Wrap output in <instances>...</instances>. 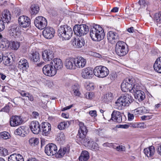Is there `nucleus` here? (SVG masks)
I'll return each mask as SVG.
<instances>
[{"instance_id": "1", "label": "nucleus", "mask_w": 161, "mask_h": 161, "mask_svg": "<svg viewBox=\"0 0 161 161\" xmlns=\"http://www.w3.org/2000/svg\"><path fill=\"white\" fill-rule=\"evenodd\" d=\"M134 101V99L132 96L128 94L125 93L120 97L115 102V108L121 110L122 107L129 106Z\"/></svg>"}, {"instance_id": "2", "label": "nucleus", "mask_w": 161, "mask_h": 161, "mask_svg": "<svg viewBox=\"0 0 161 161\" xmlns=\"http://www.w3.org/2000/svg\"><path fill=\"white\" fill-rule=\"evenodd\" d=\"M90 33L92 39L95 41H100L104 38L105 36L103 30L98 25H96L92 28Z\"/></svg>"}, {"instance_id": "3", "label": "nucleus", "mask_w": 161, "mask_h": 161, "mask_svg": "<svg viewBox=\"0 0 161 161\" xmlns=\"http://www.w3.org/2000/svg\"><path fill=\"white\" fill-rule=\"evenodd\" d=\"M58 36L65 40H69L72 36L73 31L71 28L67 25L61 26L58 30Z\"/></svg>"}, {"instance_id": "4", "label": "nucleus", "mask_w": 161, "mask_h": 161, "mask_svg": "<svg viewBox=\"0 0 161 161\" xmlns=\"http://www.w3.org/2000/svg\"><path fill=\"white\" fill-rule=\"evenodd\" d=\"M115 51L118 55L123 56L128 53V49L125 43L122 41H119L116 44Z\"/></svg>"}, {"instance_id": "5", "label": "nucleus", "mask_w": 161, "mask_h": 161, "mask_svg": "<svg viewBox=\"0 0 161 161\" xmlns=\"http://www.w3.org/2000/svg\"><path fill=\"white\" fill-rule=\"evenodd\" d=\"M11 15L10 12L7 10H4L0 19V32L5 28V24L8 23L11 21Z\"/></svg>"}, {"instance_id": "6", "label": "nucleus", "mask_w": 161, "mask_h": 161, "mask_svg": "<svg viewBox=\"0 0 161 161\" xmlns=\"http://www.w3.org/2000/svg\"><path fill=\"white\" fill-rule=\"evenodd\" d=\"M94 74L99 78H104L109 73L108 69L106 67L103 66H98L96 67L93 70Z\"/></svg>"}, {"instance_id": "7", "label": "nucleus", "mask_w": 161, "mask_h": 161, "mask_svg": "<svg viewBox=\"0 0 161 161\" xmlns=\"http://www.w3.org/2000/svg\"><path fill=\"white\" fill-rule=\"evenodd\" d=\"M73 31L76 35L81 36L88 33L89 28L88 26L86 25H76L74 26Z\"/></svg>"}, {"instance_id": "8", "label": "nucleus", "mask_w": 161, "mask_h": 161, "mask_svg": "<svg viewBox=\"0 0 161 161\" xmlns=\"http://www.w3.org/2000/svg\"><path fill=\"white\" fill-rule=\"evenodd\" d=\"M79 126L80 128L78 130V133L76 136V138L79 141L81 142L84 140L85 139L87 138H86V136L88 132V130L83 123L80 122Z\"/></svg>"}, {"instance_id": "9", "label": "nucleus", "mask_w": 161, "mask_h": 161, "mask_svg": "<svg viewBox=\"0 0 161 161\" xmlns=\"http://www.w3.org/2000/svg\"><path fill=\"white\" fill-rule=\"evenodd\" d=\"M34 24L35 26L38 29H44L47 24V19L42 16L36 17L34 20Z\"/></svg>"}, {"instance_id": "10", "label": "nucleus", "mask_w": 161, "mask_h": 161, "mask_svg": "<svg viewBox=\"0 0 161 161\" xmlns=\"http://www.w3.org/2000/svg\"><path fill=\"white\" fill-rule=\"evenodd\" d=\"M134 80L132 78H126L121 83V87L122 91L124 92H130L132 85L133 84Z\"/></svg>"}, {"instance_id": "11", "label": "nucleus", "mask_w": 161, "mask_h": 161, "mask_svg": "<svg viewBox=\"0 0 161 161\" xmlns=\"http://www.w3.org/2000/svg\"><path fill=\"white\" fill-rule=\"evenodd\" d=\"M42 72L45 75L49 76H53L57 73V71L53 65L51 64L45 65L42 68Z\"/></svg>"}, {"instance_id": "12", "label": "nucleus", "mask_w": 161, "mask_h": 161, "mask_svg": "<svg viewBox=\"0 0 161 161\" xmlns=\"http://www.w3.org/2000/svg\"><path fill=\"white\" fill-rule=\"evenodd\" d=\"M57 151V147L54 144H48L45 147V153L48 156H53L56 154Z\"/></svg>"}, {"instance_id": "13", "label": "nucleus", "mask_w": 161, "mask_h": 161, "mask_svg": "<svg viewBox=\"0 0 161 161\" xmlns=\"http://www.w3.org/2000/svg\"><path fill=\"white\" fill-rule=\"evenodd\" d=\"M80 142L84 146L88 147L92 150L96 151L99 149L98 144L93 141H91L89 139H85Z\"/></svg>"}, {"instance_id": "14", "label": "nucleus", "mask_w": 161, "mask_h": 161, "mask_svg": "<svg viewBox=\"0 0 161 161\" xmlns=\"http://www.w3.org/2000/svg\"><path fill=\"white\" fill-rule=\"evenodd\" d=\"M107 38L108 42L111 44H115L119 39L118 34L112 31L108 32Z\"/></svg>"}, {"instance_id": "15", "label": "nucleus", "mask_w": 161, "mask_h": 161, "mask_svg": "<svg viewBox=\"0 0 161 161\" xmlns=\"http://www.w3.org/2000/svg\"><path fill=\"white\" fill-rule=\"evenodd\" d=\"M18 22L21 27L27 28L30 26L31 20L27 16L22 15L18 18Z\"/></svg>"}, {"instance_id": "16", "label": "nucleus", "mask_w": 161, "mask_h": 161, "mask_svg": "<svg viewBox=\"0 0 161 161\" xmlns=\"http://www.w3.org/2000/svg\"><path fill=\"white\" fill-rule=\"evenodd\" d=\"M23 120L20 116H12L10 119V124L11 126L15 127L21 125Z\"/></svg>"}, {"instance_id": "17", "label": "nucleus", "mask_w": 161, "mask_h": 161, "mask_svg": "<svg viewBox=\"0 0 161 161\" xmlns=\"http://www.w3.org/2000/svg\"><path fill=\"white\" fill-rule=\"evenodd\" d=\"M93 70L91 67H88L83 69L81 73V76L84 79H89L92 78L93 74Z\"/></svg>"}, {"instance_id": "18", "label": "nucleus", "mask_w": 161, "mask_h": 161, "mask_svg": "<svg viewBox=\"0 0 161 161\" xmlns=\"http://www.w3.org/2000/svg\"><path fill=\"white\" fill-rule=\"evenodd\" d=\"M4 43L2 44L5 47L10 48L14 50H17L19 47L20 45V43L17 42H9L7 39H5Z\"/></svg>"}, {"instance_id": "19", "label": "nucleus", "mask_w": 161, "mask_h": 161, "mask_svg": "<svg viewBox=\"0 0 161 161\" xmlns=\"http://www.w3.org/2000/svg\"><path fill=\"white\" fill-rule=\"evenodd\" d=\"M42 58L45 61H49L52 59L54 57L53 52L50 49H46L43 51L42 53Z\"/></svg>"}, {"instance_id": "20", "label": "nucleus", "mask_w": 161, "mask_h": 161, "mask_svg": "<svg viewBox=\"0 0 161 161\" xmlns=\"http://www.w3.org/2000/svg\"><path fill=\"white\" fill-rule=\"evenodd\" d=\"M64 65L68 69H76L75 58H69L66 59L64 63Z\"/></svg>"}, {"instance_id": "21", "label": "nucleus", "mask_w": 161, "mask_h": 161, "mask_svg": "<svg viewBox=\"0 0 161 161\" xmlns=\"http://www.w3.org/2000/svg\"><path fill=\"white\" fill-rule=\"evenodd\" d=\"M55 33L54 29L52 27H47L43 31L42 34L45 38L47 39H52Z\"/></svg>"}, {"instance_id": "22", "label": "nucleus", "mask_w": 161, "mask_h": 161, "mask_svg": "<svg viewBox=\"0 0 161 161\" xmlns=\"http://www.w3.org/2000/svg\"><path fill=\"white\" fill-rule=\"evenodd\" d=\"M30 127L32 132L35 134H38L40 131V126L38 122L36 121H32Z\"/></svg>"}, {"instance_id": "23", "label": "nucleus", "mask_w": 161, "mask_h": 161, "mask_svg": "<svg viewBox=\"0 0 161 161\" xmlns=\"http://www.w3.org/2000/svg\"><path fill=\"white\" fill-rule=\"evenodd\" d=\"M50 63L57 71V70L62 69L63 67V62L62 60L59 58H54Z\"/></svg>"}, {"instance_id": "24", "label": "nucleus", "mask_w": 161, "mask_h": 161, "mask_svg": "<svg viewBox=\"0 0 161 161\" xmlns=\"http://www.w3.org/2000/svg\"><path fill=\"white\" fill-rule=\"evenodd\" d=\"M111 119L114 121L120 123L122 122L121 113L118 111H114L111 114Z\"/></svg>"}, {"instance_id": "25", "label": "nucleus", "mask_w": 161, "mask_h": 161, "mask_svg": "<svg viewBox=\"0 0 161 161\" xmlns=\"http://www.w3.org/2000/svg\"><path fill=\"white\" fill-rule=\"evenodd\" d=\"M42 128V135L47 136L50 134L51 130V125L48 122H44L43 123Z\"/></svg>"}, {"instance_id": "26", "label": "nucleus", "mask_w": 161, "mask_h": 161, "mask_svg": "<svg viewBox=\"0 0 161 161\" xmlns=\"http://www.w3.org/2000/svg\"><path fill=\"white\" fill-rule=\"evenodd\" d=\"M76 68H82L86 65V60L81 57L75 58Z\"/></svg>"}, {"instance_id": "27", "label": "nucleus", "mask_w": 161, "mask_h": 161, "mask_svg": "<svg viewBox=\"0 0 161 161\" xmlns=\"http://www.w3.org/2000/svg\"><path fill=\"white\" fill-rule=\"evenodd\" d=\"M27 60L24 58L20 59L18 63V68L23 70H26L29 67Z\"/></svg>"}, {"instance_id": "28", "label": "nucleus", "mask_w": 161, "mask_h": 161, "mask_svg": "<svg viewBox=\"0 0 161 161\" xmlns=\"http://www.w3.org/2000/svg\"><path fill=\"white\" fill-rule=\"evenodd\" d=\"M155 152V148L154 146H151L149 147L146 148L144 150L145 154L148 157H152Z\"/></svg>"}, {"instance_id": "29", "label": "nucleus", "mask_w": 161, "mask_h": 161, "mask_svg": "<svg viewBox=\"0 0 161 161\" xmlns=\"http://www.w3.org/2000/svg\"><path fill=\"white\" fill-rule=\"evenodd\" d=\"M8 161H24V159L20 154H13L8 157Z\"/></svg>"}, {"instance_id": "30", "label": "nucleus", "mask_w": 161, "mask_h": 161, "mask_svg": "<svg viewBox=\"0 0 161 161\" xmlns=\"http://www.w3.org/2000/svg\"><path fill=\"white\" fill-rule=\"evenodd\" d=\"M85 44V41L84 39L81 38L75 39V41L73 42V45L79 48L83 46Z\"/></svg>"}, {"instance_id": "31", "label": "nucleus", "mask_w": 161, "mask_h": 161, "mask_svg": "<svg viewBox=\"0 0 161 161\" xmlns=\"http://www.w3.org/2000/svg\"><path fill=\"white\" fill-rule=\"evenodd\" d=\"M153 68L156 71L161 73V57L157 59L154 64Z\"/></svg>"}, {"instance_id": "32", "label": "nucleus", "mask_w": 161, "mask_h": 161, "mask_svg": "<svg viewBox=\"0 0 161 161\" xmlns=\"http://www.w3.org/2000/svg\"><path fill=\"white\" fill-rule=\"evenodd\" d=\"M19 28L16 26H12L9 30V32L11 36L16 37L19 34Z\"/></svg>"}, {"instance_id": "33", "label": "nucleus", "mask_w": 161, "mask_h": 161, "mask_svg": "<svg viewBox=\"0 0 161 161\" xmlns=\"http://www.w3.org/2000/svg\"><path fill=\"white\" fill-rule=\"evenodd\" d=\"M134 95L135 98L137 99L139 101L143 100L145 97L144 92L141 90L136 91L134 93Z\"/></svg>"}, {"instance_id": "34", "label": "nucleus", "mask_w": 161, "mask_h": 161, "mask_svg": "<svg viewBox=\"0 0 161 161\" xmlns=\"http://www.w3.org/2000/svg\"><path fill=\"white\" fill-rule=\"evenodd\" d=\"M89 155L88 152L86 151H82L79 157L80 161H87L89 159Z\"/></svg>"}, {"instance_id": "35", "label": "nucleus", "mask_w": 161, "mask_h": 161, "mask_svg": "<svg viewBox=\"0 0 161 161\" xmlns=\"http://www.w3.org/2000/svg\"><path fill=\"white\" fill-rule=\"evenodd\" d=\"M39 7L36 4H32L30 8V13L31 15H36L39 11Z\"/></svg>"}, {"instance_id": "36", "label": "nucleus", "mask_w": 161, "mask_h": 161, "mask_svg": "<svg viewBox=\"0 0 161 161\" xmlns=\"http://www.w3.org/2000/svg\"><path fill=\"white\" fill-rule=\"evenodd\" d=\"M69 149L66 147H64L63 148H60L58 153H56V157L58 158H61L67 152Z\"/></svg>"}, {"instance_id": "37", "label": "nucleus", "mask_w": 161, "mask_h": 161, "mask_svg": "<svg viewBox=\"0 0 161 161\" xmlns=\"http://www.w3.org/2000/svg\"><path fill=\"white\" fill-rule=\"evenodd\" d=\"M31 59L34 62H37L39 61V54L37 52H33L30 56Z\"/></svg>"}, {"instance_id": "38", "label": "nucleus", "mask_w": 161, "mask_h": 161, "mask_svg": "<svg viewBox=\"0 0 161 161\" xmlns=\"http://www.w3.org/2000/svg\"><path fill=\"white\" fill-rule=\"evenodd\" d=\"M114 95L111 92H108L104 96V101L105 102L108 103L113 100Z\"/></svg>"}, {"instance_id": "39", "label": "nucleus", "mask_w": 161, "mask_h": 161, "mask_svg": "<svg viewBox=\"0 0 161 161\" xmlns=\"http://www.w3.org/2000/svg\"><path fill=\"white\" fill-rule=\"evenodd\" d=\"M131 87L130 92L132 93H135L136 91L140 90V86L139 84L137 83L134 84L133 83V84L132 85V87Z\"/></svg>"}, {"instance_id": "40", "label": "nucleus", "mask_w": 161, "mask_h": 161, "mask_svg": "<svg viewBox=\"0 0 161 161\" xmlns=\"http://www.w3.org/2000/svg\"><path fill=\"white\" fill-rule=\"evenodd\" d=\"M138 3L140 6V8H138V9L139 10L140 8H144L146 6H148L149 4V2L145 0H139Z\"/></svg>"}, {"instance_id": "41", "label": "nucleus", "mask_w": 161, "mask_h": 161, "mask_svg": "<svg viewBox=\"0 0 161 161\" xmlns=\"http://www.w3.org/2000/svg\"><path fill=\"white\" fill-rule=\"evenodd\" d=\"M146 108L144 107H141L135 109L134 110H133L132 111V112L134 114L136 112L137 113V114H142L145 113L146 112Z\"/></svg>"}, {"instance_id": "42", "label": "nucleus", "mask_w": 161, "mask_h": 161, "mask_svg": "<svg viewBox=\"0 0 161 161\" xmlns=\"http://www.w3.org/2000/svg\"><path fill=\"white\" fill-rule=\"evenodd\" d=\"M154 19L157 24L161 23V12L155 14Z\"/></svg>"}, {"instance_id": "43", "label": "nucleus", "mask_w": 161, "mask_h": 161, "mask_svg": "<svg viewBox=\"0 0 161 161\" xmlns=\"http://www.w3.org/2000/svg\"><path fill=\"white\" fill-rule=\"evenodd\" d=\"M68 127V125L66 122L64 121L60 123L58 125V128L60 130H62Z\"/></svg>"}, {"instance_id": "44", "label": "nucleus", "mask_w": 161, "mask_h": 161, "mask_svg": "<svg viewBox=\"0 0 161 161\" xmlns=\"http://www.w3.org/2000/svg\"><path fill=\"white\" fill-rule=\"evenodd\" d=\"M3 61L4 64L7 66H9L12 64L10 58L8 57L4 56Z\"/></svg>"}, {"instance_id": "45", "label": "nucleus", "mask_w": 161, "mask_h": 161, "mask_svg": "<svg viewBox=\"0 0 161 161\" xmlns=\"http://www.w3.org/2000/svg\"><path fill=\"white\" fill-rule=\"evenodd\" d=\"M29 143L31 146H35L39 143V140L38 138H32L29 140Z\"/></svg>"}, {"instance_id": "46", "label": "nucleus", "mask_w": 161, "mask_h": 161, "mask_svg": "<svg viewBox=\"0 0 161 161\" xmlns=\"http://www.w3.org/2000/svg\"><path fill=\"white\" fill-rule=\"evenodd\" d=\"M0 136L3 139H7L9 138L10 134L6 131H3L0 133Z\"/></svg>"}, {"instance_id": "47", "label": "nucleus", "mask_w": 161, "mask_h": 161, "mask_svg": "<svg viewBox=\"0 0 161 161\" xmlns=\"http://www.w3.org/2000/svg\"><path fill=\"white\" fill-rule=\"evenodd\" d=\"M64 139L65 136L64 133L63 132L58 133L56 138V140L59 142L64 141Z\"/></svg>"}, {"instance_id": "48", "label": "nucleus", "mask_w": 161, "mask_h": 161, "mask_svg": "<svg viewBox=\"0 0 161 161\" xmlns=\"http://www.w3.org/2000/svg\"><path fill=\"white\" fill-rule=\"evenodd\" d=\"M24 127H20L18 129H16L14 131V134L16 135L21 136L24 131Z\"/></svg>"}, {"instance_id": "49", "label": "nucleus", "mask_w": 161, "mask_h": 161, "mask_svg": "<svg viewBox=\"0 0 161 161\" xmlns=\"http://www.w3.org/2000/svg\"><path fill=\"white\" fill-rule=\"evenodd\" d=\"M10 110V107L8 105H6L1 110V111L8 113Z\"/></svg>"}, {"instance_id": "50", "label": "nucleus", "mask_w": 161, "mask_h": 161, "mask_svg": "<svg viewBox=\"0 0 161 161\" xmlns=\"http://www.w3.org/2000/svg\"><path fill=\"white\" fill-rule=\"evenodd\" d=\"M85 96L87 99H90L92 98L93 96V94L92 92H88L86 93Z\"/></svg>"}, {"instance_id": "51", "label": "nucleus", "mask_w": 161, "mask_h": 161, "mask_svg": "<svg viewBox=\"0 0 161 161\" xmlns=\"http://www.w3.org/2000/svg\"><path fill=\"white\" fill-rule=\"evenodd\" d=\"M117 151H122L125 150V147L122 145L117 146L116 148Z\"/></svg>"}, {"instance_id": "52", "label": "nucleus", "mask_w": 161, "mask_h": 161, "mask_svg": "<svg viewBox=\"0 0 161 161\" xmlns=\"http://www.w3.org/2000/svg\"><path fill=\"white\" fill-rule=\"evenodd\" d=\"M80 86L78 84H75L72 86V89L73 92L79 89Z\"/></svg>"}, {"instance_id": "53", "label": "nucleus", "mask_w": 161, "mask_h": 161, "mask_svg": "<svg viewBox=\"0 0 161 161\" xmlns=\"http://www.w3.org/2000/svg\"><path fill=\"white\" fill-rule=\"evenodd\" d=\"M89 114L92 117H95L97 115V112L96 110H91L89 111Z\"/></svg>"}, {"instance_id": "54", "label": "nucleus", "mask_w": 161, "mask_h": 161, "mask_svg": "<svg viewBox=\"0 0 161 161\" xmlns=\"http://www.w3.org/2000/svg\"><path fill=\"white\" fill-rule=\"evenodd\" d=\"M129 126L130 127L133 128H137V123H129Z\"/></svg>"}, {"instance_id": "55", "label": "nucleus", "mask_w": 161, "mask_h": 161, "mask_svg": "<svg viewBox=\"0 0 161 161\" xmlns=\"http://www.w3.org/2000/svg\"><path fill=\"white\" fill-rule=\"evenodd\" d=\"M20 93L21 95L23 97L25 96L27 97V96L29 95V93L24 91H21Z\"/></svg>"}, {"instance_id": "56", "label": "nucleus", "mask_w": 161, "mask_h": 161, "mask_svg": "<svg viewBox=\"0 0 161 161\" xmlns=\"http://www.w3.org/2000/svg\"><path fill=\"white\" fill-rule=\"evenodd\" d=\"M39 115V114L37 112H33L31 114L32 117L35 118H36Z\"/></svg>"}, {"instance_id": "57", "label": "nucleus", "mask_w": 161, "mask_h": 161, "mask_svg": "<svg viewBox=\"0 0 161 161\" xmlns=\"http://www.w3.org/2000/svg\"><path fill=\"white\" fill-rule=\"evenodd\" d=\"M0 150H2V154H3V155H6L7 154L8 151L6 149L2 148L0 149Z\"/></svg>"}, {"instance_id": "58", "label": "nucleus", "mask_w": 161, "mask_h": 161, "mask_svg": "<svg viewBox=\"0 0 161 161\" xmlns=\"http://www.w3.org/2000/svg\"><path fill=\"white\" fill-rule=\"evenodd\" d=\"M129 127V123L128 124H125L119 125V128L123 129H127Z\"/></svg>"}, {"instance_id": "59", "label": "nucleus", "mask_w": 161, "mask_h": 161, "mask_svg": "<svg viewBox=\"0 0 161 161\" xmlns=\"http://www.w3.org/2000/svg\"><path fill=\"white\" fill-rule=\"evenodd\" d=\"M128 118L129 120H131L133 119L134 118V115L130 113L128 114Z\"/></svg>"}, {"instance_id": "60", "label": "nucleus", "mask_w": 161, "mask_h": 161, "mask_svg": "<svg viewBox=\"0 0 161 161\" xmlns=\"http://www.w3.org/2000/svg\"><path fill=\"white\" fill-rule=\"evenodd\" d=\"M79 90V89H78V90L75 91V92H73L74 94L75 95L78 97H80V96L81 93L80 92Z\"/></svg>"}, {"instance_id": "61", "label": "nucleus", "mask_w": 161, "mask_h": 161, "mask_svg": "<svg viewBox=\"0 0 161 161\" xmlns=\"http://www.w3.org/2000/svg\"><path fill=\"white\" fill-rule=\"evenodd\" d=\"M144 123H137V128H143L144 127Z\"/></svg>"}, {"instance_id": "62", "label": "nucleus", "mask_w": 161, "mask_h": 161, "mask_svg": "<svg viewBox=\"0 0 161 161\" xmlns=\"http://www.w3.org/2000/svg\"><path fill=\"white\" fill-rule=\"evenodd\" d=\"M157 151L158 153L161 156V145L158 147L157 148Z\"/></svg>"}, {"instance_id": "63", "label": "nucleus", "mask_w": 161, "mask_h": 161, "mask_svg": "<svg viewBox=\"0 0 161 161\" xmlns=\"http://www.w3.org/2000/svg\"><path fill=\"white\" fill-rule=\"evenodd\" d=\"M27 97L28 98V99L31 101H33L34 100V97H33L31 95L29 94V95H28V96H27Z\"/></svg>"}, {"instance_id": "64", "label": "nucleus", "mask_w": 161, "mask_h": 161, "mask_svg": "<svg viewBox=\"0 0 161 161\" xmlns=\"http://www.w3.org/2000/svg\"><path fill=\"white\" fill-rule=\"evenodd\" d=\"M128 31L130 33H132L134 32V28L132 27H130L128 29Z\"/></svg>"}]
</instances>
